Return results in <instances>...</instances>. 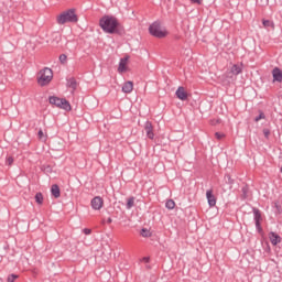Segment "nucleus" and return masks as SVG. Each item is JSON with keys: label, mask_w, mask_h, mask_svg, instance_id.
Instances as JSON below:
<instances>
[{"label": "nucleus", "mask_w": 282, "mask_h": 282, "mask_svg": "<svg viewBox=\"0 0 282 282\" xmlns=\"http://www.w3.org/2000/svg\"><path fill=\"white\" fill-rule=\"evenodd\" d=\"M99 26L106 34H119L118 28H122L118 18L108 14L100 18Z\"/></svg>", "instance_id": "f257e3e1"}, {"label": "nucleus", "mask_w": 282, "mask_h": 282, "mask_svg": "<svg viewBox=\"0 0 282 282\" xmlns=\"http://www.w3.org/2000/svg\"><path fill=\"white\" fill-rule=\"evenodd\" d=\"M56 22L58 25H65V23H78V15L76 9H68L57 15Z\"/></svg>", "instance_id": "f03ea898"}, {"label": "nucleus", "mask_w": 282, "mask_h": 282, "mask_svg": "<svg viewBox=\"0 0 282 282\" xmlns=\"http://www.w3.org/2000/svg\"><path fill=\"white\" fill-rule=\"evenodd\" d=\"M52 78H54V72L52 68L45 67L40 72L37 83L41 85V87H45V85H50V83H52Z\"/></svg>", "instance_id": "7ed1b4c3"}, {"label": "nucleus", "mask_w": 282, "mask_h": 282, "mask_svg": "<svg viewBox=\"0 0 282 282\" xmlns=\"http://www.w3.org/2000/svg\"><path fill=\"white\" fill-rule=\"evenodd\" d=\"M50 105L58 107V109H64V111H72V105L65 98H58L56 96H51L48 98Z\"/></svg>", "instance_id": "20e7f679"}, {"label": "nucleus", "mask_w": 282, "mask_h": 282, "mask_svg": "<svg viewBox=\"0 0 282 282\" xmlns=\"http://www.w3.org/2000/svg\"><path fill=\"white\" fill-rule=\"evenodd\" d=\"M149 32L152 36H155L156 39H164L167 34L166 31L162 30V24L160 23V21L153 22L149 26Z\"/></svg>", "instance_id": "39448f33"}, {"label": "nucleus", "mask_w": 282, "mask_h": 282, "mask_svg": "<svg viewBox=\"0 0 282 282\" xmlns=\"http://www.w3.org/2000/svg\"><path fill=\"white\" fill-rule=\"evenodd\" d=\"M253 219L256 221V228L259 235H263V227H261V221H263V217L261 216V210L257 207L252 208Z\"/></svg>", "instance_id": "423d86ee"}, {"label": "nucleus", "mask_w": 282, "mask_h": 282, "mask_svg": "<svg viewBox=\"0 0 282 282\" xmlns=\"http://www.w3.org/2000/svg\"><path fill=\"white\" fill-rule=\"evenodd\" d=\"M90 206L94 210H100L105 206V200L100 196H96L90 200Z\"/></svg>", "instance_id": "0eeeda50"}, {"label": "nucleus", "mask_w": 282, "mask_h": 282, "mask_svg": "<svg viewBox=\"0 0 282 282\" xmlns=\"http://www.w3.org/2000/svg\"><path fill=\"white\" fill-rule=\"evenodd\" d=\"M206 198L210 208L217 206V197L213 194V189H207Z\"/></svg>", "instance_id": "6e6552de"}, {"label": "nucleus", "mask_w": 282, "mask_h": 282, "mask_svg": "<svg viewBox=\"0 0 282 282\" xmlns=\"http://www.w3.org/2000/svg\"><path fill=\"white\" fill-rule=\"evenodd\" d=\"M175 96L178 100H188V93H186V88H184V86H180L177 88Z\"/></svg>", "instance_id": "1a4fd4ad"}, {"label": "nucleus", "mask_w": 282, "mask_h": 282, "mask_svg": "<svg viewBox=\"0 0 282 282\" xmlns=\"http://www.w3.org/2000/svg\"><path fill=\"white\" fill-rule=\"evenodd\" d=\"M144 131L147 133V138L153 140L155 138V133H153V123L151 121H147L144 124Z\"/></svg>", "instance_id": "9d476101"}, {"label": "nucleus", "mask_w": 282, "mask_h": 282, "mask_svg": "<svg viewBox=\"0 0 282 282\" xmlns=\"http://www.w3.org/2000/svg\"><path fill=\"white\" fill-rule=\"evenodd\" d=\"M243 72V64H234L230 67V74H232V76H239V74H242Z\"/></svg>", "instance_id": "9b49d317"}, {"label": "nucleus", "mask_w": 282, "mask_h": 282, "mask_svg": "<svg viewBox=\"0 0 282 282\" xmlns=\"http://www.w3.org/2000/svg\"><path fill=\"white\" fill-rule=\"evenodd\" d=\"M273 83H282V70L279 67H274L272 70Z\"/></svg>", "instance_id": "f8f14e48"}, {"label": "nucleus", "mask_w": 282, "mask_h": 282, "mask_svg": "<svg viewBox=\"0 0 282 282\" xmlns=\"http://www.w3.org/2000/svg\"><path fill=\"white\" fill-rule=\"evenodd\" d=\"M269 239H270L272 246H276L278 243H281V236L278 235L276 232L271 231L269 234Z\"/></svg>", "instance_id": "ddd939ff"}, {"label": "nucleus", "mask_w": 282, "mask_h": 282, "mask_svg": "<svg viewBox=\"0 0 282 282\" xmlns=\"http://www.w3.org/2000/svg\"><path fill=\"white\" fill-rule=\"evenodd\" d=\"M121 91H123V94H131V91H133V82H126Z\"/></svg>", "instance_id": "4468645a"}, {"label": "nucleus", "mask_w": 282, "mask_h": 282, "mask_svg": "<svg viewBox=\"0 0 282 282\" xmlns=\"http://www.w3.org/2000/svg\"><path fill=\"white\" fill-rule=\"evenodd\" d=\"M127 61H129L128 57L121 58L119 62L118 72L119 74H123V72H127Z\"/></svg>", "instance_id": "2eb2a0df"}, {"label": "nucleus", "mask_w": 282, "mask_h": 282, "mask_svg": "<svg viewBox=\"0 0 282 282\" xmlns=\"http://www.w3.org/2000/svg\"><path fill=\"white\" fill-rule=\"evenodd\" d=\"M51 193L55 199H58L61 197V187L57 184L52 185Z\"/></svg>", "instance_id": "dca6fc26"}, {"label": "nucleus", "mask_w": 282, "mask_h": 282, "mask_svg": "<svg viewBox=\"0 0 282 282\" xmlns=\"http://www.w3.org/2000/svg\"><path fill=\"white\" fill-rule=\"evenodd\" d=\"M67 87H69V89H73V91H76V88L78 87V82H76V78L74 77L68 78Z\"/></svg>", "instance_id": "f3484780"}, {"label": "nucleus", "mask_w": 282, "mask_h": 282, "mask_svg": "<svg viewBox=\"0 0 282 282\" xmlns=\"http://www.w3.org/2000/svg\"><path fill=\"white\" fill-rule=\"evenodd\" d=\"M135 205V197L131 196L128 198L126 208L127 210H131V207Z\"/></svg>", "instance_id": "a211bd4d"}, {"label": "nucleus", "mask_w": 282, "mask_h": 282, "mask_svg": "<svg viewBox=\"0 0 282 282\" xmlns=\"http://www.w3.org/2000/svg\"><path fill=\"white\" fill-rule=\"evenodd\" d=\"M43 193L39 192L35 194V202L39 204V206L43 205Z\"/></svg>", "instance_id": "6ab92c4d"}, {"label": "nucleus", "mask_w": 282, "mask_h": 282, "mask_svg": "<svg viewBox=\"0 0 282 282\" xmlns=\"http://www.w3.org/2000/svg\"><path fill=\"white\" fill-rule=\"evenodd\" d=\"M165 207L167 208V210H173V208H175V200L167 199L165 203Z\"/></svg>", "instance_id": "aec40b11"}, {"label": "nucleus", "mask_w": 282, "mask_h": 282, "mask_svg": "<svg viewBox=\"0 0 282 282\" xmlns=\"http://www.w3.org/2000/svg\"><path fill=\"white\" fill-rule=\"evenodd\" d=\"M248 185H245L242 188H241V199H248Z\"/></svg>", "instance_id": "412c9836"}, {"label": "nucleus", "mask_w": 282, "mask_h": 282, "mask_svg": "<svg viewBox=\"0 0 282 282\" xmlns=\"http://www.w3.org/2000/svg\"><path fill=\"white\" fill-rule=\"evenodd\" d=\"M259 120H265V113L262 110H259V116L254 118V122H259Z\"/></svg>", "instance_id": "4be33fe9"}, {"label": "nucleus", "mask_w": 282, "mask_h": 282, "mask_svg": "<svg viewBox=\"0 0 282 282\" xmlns=\"http://www.w3.org/2000/svg\"><path fill=\"white\" fill-rule=\"evenodd\" d=\"M262 25H264V28H274V22L270 20H263Z\"/></svg>", "instance_id": "5701e85b"}, {"label": "nucleus", "mask_w": 282, "mask_h": 282, "mask_svg": "<svg viewBox=\"0 0 282 282\" xmlns=\"http://www.w3.org/2000/svg\"><path fill=\"white\" fill-rule=\"evenodd\" d=\"M225 181H226V184H230V186H232V184H235V180H232L230 174L225 175Z\"/></svg>", "instance_id": "b1692460"}, {"label": "nucleus", "mask_w": 282, "mask_h": 282, "mask_svg": "<svg viewBox=\"0 0 282 282\" xmlns=\"http://www.w3.org/2000/svg\"><path fill=\"white\" fill-rule=\"evenodd\" d=\"M140 235L141 237H151V231L147 228H142Z\"/></svg>", "instance_id": "393cba45"}, {"label": "nucleus", "mask_w": 282, "mask_h": 282, "mask_svg": "<svg viewBox=\"0 0 282 282\" xmlns=\"http://www.w3.org/2000/svg\"><path fill=\"white\" fill-rule=\"evenodd\" d=\"M17 279H19V275L12 273L8 276L7 282H14Z\"/></svg>", "instance_id": "a878e982"}, {"label": "nucleus", "mask_w": 282, "mask_h": 282, "mask_svg": "<svg viewBox=\"0 0 282 282\" xmlns=\"http://www.w3.org/2000/svg\"><path fill=\"white\" fill-rule=\"evenodd\" d=\"M59 63H62V65H65L67 63V55L61 54L59 55Z\"/></svg>", "instance_id": "bb28decb"}, {"label": "nucleus", "mask_w": 282, "mask_h": 282, "mask_svg": "<svg viewBox=\"0 0 282 282\" xmlns=\"http://www.w3.org/2000/svg\"><path fill=\"white\" fill-rule=\"evenodd\" d=\"M6 164H7L8 166H12V164H14V158L8 156V158H7V161H6Z\"/></svg>", "instance_id": "cd10ccee"}, {"label": "nucleus", "mask_w": 282, "mask_h": 282, "mask_svg": "<svg viewBox=\"0 0 282 282\" xmlns=\"http://www.w3.org/2000/svg\"><path fill=\"white\" fill-rule=\"evenodd\" d=\"M262 133H263V135H264V138H265L267 140L270 138V129L264 128V129L262 130Z\"/></svg>", "instance_id": "c85d7f7f"}, {"label": "nucleus", "mask_w": 282, "mask_h": 282, "mask_svg": "<svg viewBox=\"0 0 282 282\" xmlns=\"http://www.w3.org/2000/svg\"><path fill=\"white\" fill-rule=\"evenodd\" d=\"M215 138H216V140H221L223 138H226V134L220 133V132H216Z\"/></svg>", "instance_id": "c756f323"}, {"label": "nucleus", "mask_w": 282, "mask_h": 282, "mask_svg": "<svg viewBox=\"0 0 282 282\" xmlns=\"http://www.w3.org/2000/svg\"><path fill=\"white\" fill-rule=\"evenodd\" d=\"M204 0H191V3H196V6H202Z\"/></svg>", "instance_id": "7c9ffc66"}, {"label": "nucleus", "mask_w": 282, "mask_h": 282, "mask_svg": "<svg viewBox=\"0 0 282 282\" xmlns=\"http://www.w3.org/2000/svg\"><path fill=\"white\" fill-rule=\"evenodd\" d=\"M44 135L45 134L43 133V130L40 129L39 132H37V137L40 138V140H43Z\"/></svg>", "instance_id": "2f4dec72"}, {"label": "nucleus", "mask_w": 282, "mask_h": 282, "mask_svg": "<svg viewBox=\"0 0 282 282\" xmlns=\"http://www.w3.org/2000/svg\"><path fill=\"white\" fill-rule=\"evenodd\" d=\"M84 235H91V229L85 228L83 229Z\"/></svg>", "instance_id": "473e14b6"}, {"label": "nucleus", "mask_w": 282, "mask_h": 282, "mask_svg": "<svg viewBox=\"0 0 282 282\" xmlns=\"http://www.w3.org/2000/svg\"><path fill=\"white\" fill-rule=\"evenodd\" d=\"M112 221H113V219H111V217H109V218L107 219V224H112Z\"/></svg>", "instance_id": "72a5a7b5"}, {"label": "nucleus", "mask_w": 282, "mask_h": 282, "mask_svg": "<svg viewBox=\"0 0 282 282\" xmlns=\"http://www.w3.org/2000/svg\"><path fill=\"white\" fill-rule=\"evenodd\" d=\"M143 261H145V263H149L150 261L149 257L143 258Z\"/></svg>", "instance_id": "f704fd0d"}, {"label": "nucleus", "mask_w": 282, "mask_h": 282, "mask_svg": "<svg viewBox=\"0 0 282 282\" xmlns=\"http://www.w3.org/2000/svg\"><path fill=\"white\" fill-rule=\"evenodd\" d=\"M19 32H23V26H18Z\"/></svg>", "instance_id": "c9c22d12"}, {"label": "nucleus", "mask_w": 282, "mask_h": 282, "mask_svg": "<svg viewBox=\"0 0 282 282\" xmlns=\"http://www.w3.org/2000/svg\"><path fill=\"white\" fill-rule=\"evenodd\" d=\"M275 208L279 210L281 206H279V204L275 203Z\"/></svg>", "instance_id": "e433bc0d"}]
</instances>
